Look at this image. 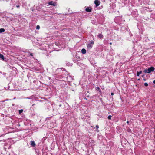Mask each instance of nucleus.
Returning <instances> with one entry per match:
<instances>
[{
	"label": "nucleus",
	"instance_id": "obj_1",
	"mask_svg": "<svg viewBox=\"0 0 155 155\" xmlns=\"http://www.w3.org/2000/svg\"><path fill=\"white\" fill-rule=\"evenodd\" d=\"M154 68L153 67H152L150 68H148L147 70L145 69L144 71V72L146 73H150L151 72L153 71L154 70Z\"/></svg>",
	"mask_w": 155,
	"mask_h": 155
},
{
	"label": "nucleus",
	"instance_id": "obj_2",
	"mask_svg": "<svg viewBox=\"0 0 155 155\" xmlns=\"http://www.w3.org/2000/svg\"><path fill=\"white\" fill-rule=\"evenodd\" d=\"M48 4L50 5H53L54 6H55L56 5V3L55 2H54L53 1L50 2H48Z\"/></svg>",
	"mask_w": 155,
	"mask_h": 155
},
{
	"label": "nucleus",
	"instance_id": "obj_3",
	"mask_svg": "<svg viewBox=\"0 0 155 155\" xmlns=\"http://www.w3.org/2000/svg\"><path fill=\"white\" fill-rule=\"evenodd\" d=\"M94 3L96 5V6H98L99 5L100 2L98 0H95Z\"/></svg>",
	"mask_w": 155,
	"mask_h": 155
},
{
	"label": "nucleus",
	"instance_id": "obj_4",
	"mask_svg": "<svg viewBox=\"0 0 155 155\" xmlns=\"http://www.w3.org/2000/svg\"><path fill=\"white\" fill-rule=\"evenodd\" d=\"M86 10L87 12H90L91 11V8L90 7H87L86 9Z\"/></svg>",
	"mask_w": 155,
	"mask_h": 155
},
{
	"label": "nucleus",
	"instance_id": "obj_5",
	"mask_svg": "<svg viewBox=\"0 0 155 155\" xmlns=\"http://www.w3.org/2000/svg\"><path fill=\"white\" fill-rule=\"evenodd\" d=\"M81 52L83 54H84L86 53V50L85 49L83 48L81 50Z\"/></svg>",
	"mask_w": 155,
	"mask_h": 155
},
{
	"label": "nucleus",
	"instance_id": "obj_6",
	"mask_svg": "<svg viewBox=\"0 0 155 155\" xmlns=\"http://www.w3.org/2000/svg\"><path fill=\"white\" fill-rule=\"evenodd\" d=\"M97 37L100 38H102L103 37V35L102 34H100L97 35Z\"/></svg>",
	"mask_w": 155,
	"mask_h": 155
},
{
	"label": "nucleus",
	"instance_id": "obj_7",
	"mask_svg": "<svg viewBox=\"0 0 155 155\" xmlns=\"http://www.w3.org/2000/svg\"><path fill=\"white\" fill-rule=\"evenodd\" d=\"M87 46L88 48H92V45L91 44L89 43L87 45Z\"/></svg>",
	"mask_w": 155,
	"mask_h": 155
},
{
	"label": "nucleus",
	"instance_id": "obj_8",
	"mask_svg": "<svg viewBox=\"0 0 155 155\" xmlns=\"http://www.w3.org/2000/svg\"><path fill=\"white\" fill-rule=\"evenodd\" d=\"M31 145L33 146V147H34L35 145V143L34 142V141H31Z\"/></svg>",
	"mask_w": 155,
	"mask_h": 155
},
{
	"label": "nucleus",
	"instance_id": "obj_9",
	"mask_svg": "<svg viewBox=\"0 0 155 155\" xmlns=\"http://www.w3.org/2000/svg\"><path fill=\"white\" fill-rule=\"evenodd\" d=\"M5 31V29L4 28H1L0 29V32L2 33L4 32Z\"/></svg>",
	"mask_w": 155,
	"mask_h": 155
},
{
	"label": "nucleus",
	"instance_id": "obj_10",
	"mask_svg": "<svg viewBox=\"0 0 155 155\" xmlns=\"http://www.w3.org/2000/svg\"><path fill=\"white\" fill-rule=\"evenodd\" d=\"M142 73V71H140V72H138L137 73V75L139 76L140 75V74H141Z\"/></svg>",
	"mask_w": 155,
	"mask_h": 155
},
{
	"label": "nucleus",
	"instance_id": "obj_11",
	"mask_svg": "<svg viewBox=\"0 0 155 155\" xmlns=\"http://www.w3.org/2000/svg\"><path fill=\"white\" fill-rule=\"evenodd\" d=\"M0 58L2 59H4V56L3 55L0 54Z\"/></svg>",
	"mask_w": 155,
	"mask_h": 155
},
{
	"label": "nucleus",
	"instance_id": "obj_12",
	"mask_svg": "<svg viewBox=\"0 0 155 155\" xmlns=\"http://www.w3.org/2000/svg\"><path fill=\"white\" fill-rule=\"evenodd\" d=\"M23 111V110L21 109L20 110H19V113L20 114Z\"/></svg>",
	"mask_w": 155,
	"mask_h": 155
},
{
	"label": "nucleus",
	"instance_id": "obj_13",
	"mask_svg": "<svg viewBox=\"0 0 155 155\" xmlns=\"http://www.w3.org/2000/svg\"><path fill=\"white\" fill-rule=\"evenodd\" d=\"M111 115H109L108 117V119L109 120H111Z\"/></svg>",
	"mask_w": 155,
	"mask_h": 155
},
{
	"label": "nucleus",
	"instance_id": "obj_14",
	"mask_svg": "<svg viewBox=\"0 0 155 155\" xmlns=\"http://www.w3.org/2000/svg\"><path fill=\"white\" fill-rule=\"evenodd\" d=\"M40 28V27L39 25H37L36 26V29H39Z\"/></svg>",
	"mask_w": 155,
	"mask_h": 155
},
{
	"label": "nucleus",
	"instance_id": "obj_15",
	"mask_svg": "<svg viewBox=\"0 0 155 155\" xmlns=\"http://www.w3.org/2000/svg\"><path fill=\"white\" fill-rule=\"evenodd\" d=\"M144 85L145 86H148V84L147 83H145L144 84Z\"/></svg>",
	"mask_w": 155,
	"mask_h": 155
},
{
	"label": "nucleus",
	"instance_id": "obj_16",
	"mask_svg": "<svg viewBox=\"0 0 155 155\" xmlns=\"http://www.w3.org/2000/svg\"><path fill=\"white\" fill-rule=\"evenodd\" d=\"M90 44H92V45H93L94 43V42L93 41H92L91 42V43H90Z\"/></svg>",
	"mask_w": 155,
	"mask_h": 155
},
{
	"label": "nucleus",
	"instance_id": "obj_17",
	"mask_svg": "<svg viewBox=\"0 0 155 155\" xmlns=\"http://www.w3.org/2000/svg\"><path fill=\"white\" fill-rule=\"evenodd\" d=\"M96 88H97V89H98V90L100 89V88L99 87H97Z\"/></svg>",
	"mask_w": 155,
	"mask_h": 155
},
{
	"label": "nucleus",
	"instance_id": "obj_18",
	"mask_svg": "<svg viewBox=\"0 0 155 155\" xmlns=\"http://www.w3.org/2000/svg\"><path fill=\"white\" fill-rule=\"evenodd\" d=\"M153 83L155 84V80L153 81Z\"/></svg>",
	"mask_w": 155,
	"mask_h": 155
},
{
	"label": "nucleus",
	"instance_id": "obj_19",
	"mask_svg": "<svg viewBox=\"0 0 155 155\" xmlns=\"http://www.w3.org/2000/svg\"><path fill=\"white\" fill-rule=\"evenodd\" d=\"M111 94L112 95H113L114 94V93H111Z\"/></svg>",
	"mask_w": 155,
	"mask_h": 155
},
{
	"label": "nucleus",
	"instance_id": "obj_20",
	"mask_svg": "<svg viewBox=\"0 0 155 155\" xmlns=\"http://www.w3.org/2000/svg\"><path fill=\"white\" fill-rule=\"evenodd\" d=\"M19 7V5H17L16 6V7H17V8H18Z\"/></svg>",
	"mask_w": 155,
	"mask_h": 155
},
{
	"label": "nucleus",
	"instance_id": "obj_21",
	"mask_svg": "<svg viewBox=\"0 0 155 155\" xmlns=\"http://www.w3.org/2000/svg\"><path fill=\"white\" fill-rule=\"evenodd\" d=\"M127 123L128 124L129 123V122L128 121H127Z\"/></svg>",
	"mask_w": 155,
	"mask_h": 155
},
{
	"label": "nucleus",
	"instance_id": "obj_22",
	"mask_svg": "<svg viewBox=\"0 0 155 155\" xmlns=\"http://www.w3.org/2000/svg\"><path fill=\"white\" fill-rule=\"evenodd\" d=\"M30 55H31V56H32V54L31 53V54H30Z\"/></svg>",
	"mask_w": 155,
	"mask_h": 155
},
{
	"label": "nucleus",
	"instance_id": "obj_23",
	"mask_svg": "<svg viewBox=\"0 0 155 155\" xmlns=\"http://www.w3.org/2000/svg\"><path fill=\"white\" fill-rule=\"evenodd\" d=\"M96 127L98 128V126H96Z\"/></svg>",
	"mask_w": 155,
	"mask_h": 155
},
{
	"label": "nucleus",
	"instance_id": "obj_24",
	"mask_svg": "<svg viewBox=\"0 0 155 155\" xmlns=\"http://www.w3.org/2000/svg\"><path fill=\"white\" fill-rule=\"evenodd\" d=\"M144 81H145V79H144Z\"/></svg>",
	"mask_w": 155,
	"mask_h": 155
}]
</instances>
